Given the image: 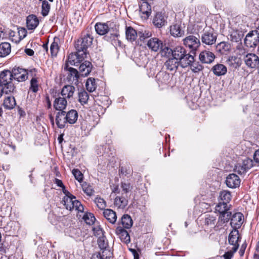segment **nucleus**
I'll list each match as a JSON object with an SVG mask.
<instances>
[{
	"instance_id": "obj_1",
	"label": "nucleus",
	"mask_w": 259,
	"mask_h": 259,
	"mask_svg": "<svg viewBox=\"0 0 259 259\" xmlns=\"http://www.w3.org/2000/svg\"><path fill=\"white\" fill-rule=\"evenodd\" d=\"M97 242L99 247L102 251L101 252H98L97 254L93 255L91 259H110L111 252L107 248L108 243L105 236L100 237L98 239Z\"/></svg>"
},
{
	"instance_id": "obj_2",
	"label": "nucleus",
	"mask_w": 259,
	"mask_h": 259,
	"mask_svg": "<svg viewBox=\"0 0 259 259\" xmlns=\"http://www.w3.org/2000/svg\"><path fill=\"white\" fill-rule=\"evenodd\" d=\"M12 74L10 70H4L0 73V84L6 88L7 92L13 93L15 87L12 82Z\"/></svg>"
},
{
	"instance_id": "obj_3",
	"label": "nucleus",
	"mask_w": 259,
	"mask_h": 259,
	"mask_svg": "<svg viewBox=\"0 0 259 259\" xmlns=\"http://www.w3.org/2000/svg\"><path fill=\"white\" fill-rule=\"evenodd\" d=\"M93 39V38L90 34H86L76 42V50L84 52L87 55V49L92 45Z\"/></svg>"
},
{
	"instance_id": "obj_4",
	"label": "nucleus",
	"mask_w": 259,
	"mask_h": 259,
	"mask_svg": "<svg viewBox=\"0 0 259 259\" xmlns=\"http://www.w3.org/2000/svg\"><path fill=\"white\" fill-rule=\"evenodd\" d=\"M217 38V34L211 29L204 30L201 35V40L202 44L208 46H211L214 44Z\"/></svg>"
},
{
	"instance_id": "obj_5",
	"label": "nucleus",
	"mask_w": 259,
	"mask_h": 259,
	"mask_svg": "<svg viewBox=\"0 0 259 259\" xmlns=\"http://www.w3.org/2000/svg\"><path fill=\"white\" fill-rule=\"evenodd\" d=\"M183 45L191 50V52L195 54L200 45V41L195 36L190 35L183 39Z\"/></svg>"
},
{
	"instance_id": "obj_6",
	"label": "nucleus",
	"mask_w": 259,
	"mask_h": 259,
	"mask_svg": "<svg viewBox=\"0 0 259 259\" xmlns=\"http://www.w3.org/2000/svg\"><path fill=\"white\" fill-rule=\"evenodd\" d=\"M87 57V55L84 52L76 50V53H72L68 55V62L72 65L78 66Z\"/></svg>"
},
{
	"instance_id": "obj_7",
	"label": "nucleus",
	"mask_w": 259,
	"mask_h": 259,
	"mask_svg": "<svg viewBox=\"0 0 259 259\" xmlns=\"http://www.w3.org/2000/svg\"><path fill=\"white\" fill-rule=\"evenodd\" d=\"M259 42L258 30L250 31L244 39V44L248 48H254Z\"/></svg>"
},
{
	"instance_id": "obj_8",
	"label": "nucleus",
	"mask_w": 259,
	"mask_h": 259,
	"mask_svg": "<svg viewBox=\"0 0 259 259\" xmlns=\"http://www.w3.org/2000/svg\"><path fill=\"white\" fill-rule=\"evenodd\" d=\"M11 73L13 78L19 82L25 81L28 77L27 71L20 67L14 68Z\"/></svg>"
},
{
	"instance_id": "obj_9",
	"label": "nucleus",
	"mask_w": 259,
	"mask_h": 259,
	"mask_svg": "<svg viewBox=\"0 0 259 259\" xmlns=\"http://www.w3.org/2000/svg\"><path fill=\"white\" fill-rule=\"evenodd\" d=\"M244 215L241 212L234 213L231 217L230 224L234 229L238 230L244 222Z\"/></svg>"
},
{
	"instance_id": "obj_10",
	"label": "nucleus",
	"mask_w": 259,
	"mask_h": 259,
	"mask_svg": "<svg viewBox=\"0 0 259 259\" xmlns=\"http://www.w3.org/2000/svg\"><path fill=\"white\" fill-rule=\"evenodd\" d=\"M146 46L149 50L157 52L162 48V41L157 37L150 38L147 41Z\"/></svg>"
},
{
	"instance_id": "obj_11",
	"label": "nucleus",
	"mask_w": 259,
	"mask_h": 259,
	"mask_svg": "<svg viewBox=\"0 0 259 259\" xmlns=\"http://www.w3.org/2000/svg\"><path fill=\"white\" fill-rule=\"evenodd\" d=\"M244 62L246 65L251 68H258L259 58L254 54H248L244 57Z\"/></svg>"
},
{
	"instance_id": "obj_12",
	"label": "nucleus",
	"mask_w": 259,
	"mask_h": 259,
	"mask_svg": "<svg viewBox=\"0 0 259 259\" xmlns=\"http://www.w3.org/2000/svg\"><path fill=\"white\" fill-rule=\"evenodd\" d=\"M240 179L239 177L235 174L229 175L226 180L227 186L230 188H236L239 187L240 184Z\"/></svg>"
},
{
	"instance_id": "obj_13",
	"label": "nucleus",
	"mask_w": 259,
	"mask_h": 259,
	"mask_svg": "<svg viewBox=\"0 0 259 259\" xmlns=\"http://www.w3.org/2000/svg\"><path fill=\"white\" fill-rule=\"evenodd\" d=\"M165 49H166L169 54H171L172 57L178 60L183 57V55L185 54L187 52L184 48L179 46L175 47L173 49L168 48V47H165Z\"/></svg>"
},
{
	"instance_id": "obj_14",
	"label": "nucleus",
	"mask_w": 259,
	"mask_h": 259,
	"mask_svg": "<svg viewBox=\"0 0 259 259\" xmlns=\"http://www.w3.org/2000/svg\"><path fill=\"white\" fill-rule=\"evenodd\" d=\"M214 54L208 51L201 52L199 56V60L202 63L210 64L214 61Z\"/></svg>"
},
{
	"instance_id": "obj_15",
	"label": "nucleus",
	"mask_w": 259,
	"mask_h": 259,
	"mask_svg": "<svg viewBox=\"0 0 259 259\" xmlns=\"http://www.w3.org/2000/svg\"><path fill=\"white\" fill-rule=\"evenodd\" d=\"M140 12L142 13L141 17L148 19L151 13V7L147 1H142L139 4Z\"/></svg>"
},
{
	"instance_id": "obj_16",
	"label": "nucleus",
	"mask_w": 259,
	"mask_h": 259,
	"mask_svg": "<svg viewBox=\"0 0 259 259\" xmlns=\"http://www.w3.org/2000/svg\"><path fill=\"white\" fill-rule=\"evenodd\" d=\"M183 56L179 60L180 65L182 68H186L194 63L195 59L193 55L186 52Z\"/></svg>"
},
{
	"instance_id": "obj_17",
	"label": "nucleus",
	"mask_w": 259,
	"mask_h": 259,
	"mask_svg": "<svg viewBox=\"0 0 259 259\" xmlns=\"http://www.w3.org/2000/svg\"><path fill=\"white\" fill-rule=\"evenodd\" d=\"M79 70L81 76H87L91 72L93 65L90 61H82L79 65Z\"/></svg>"
},
{
	"instance_id": "obj_18",
	"label": "nucleus",
	"mask_w": 259,
	"mask_h": 259,
	"mask_svg": "<svg viewBox=\"0 0 259 259\" xmlns=\"http://www.w3.org/2000/svg\"><path fill=\"white\" fill-rule=\"evenodd\" d=\"M66 112L64 111H58L56 116V123L60 128H63L67 123L66 119Z\"/></svg>"
},
{
	"instance_id": "obj_19",
	"label": "nucleus",
	"mask_w": 259,
	"mask_h": 259,
	"mask_svg": "<svg viewBox=\"0 0 259 259\" xmlns=\"http://www.w3.org/2000/svg\"><path fill=\"white\" fill-rule=\"evenodd\" d=\"M75 88L73 85H66L64 86L61 92V95L63 98H65L66 100L69 99L73 97Z\"/></svg>"
},
{
	"instance_id": "obj_20",
	"label": "nucleus",
	"mask_w": 259,
	"mask_h": 259,
	"mask_svg": "<svg viewBox=\"0 0 259 259\" xmlns=\"http://www.w3.org/2000/svg\"><path fill=\"white\" fill-rule=\"evenodd\" d=\"M67 104V100L65 98L58 97L55 99L53 103L54 108L59 111H64Z\"/></svg>"
},
{
	"instance_id": "obj_21",
	"label": "nucleus",
	"mask_w": 259,
	"mask_h": 259,
	"mask_svg": "<svg viewBox=\"0 0 259 259\" xmlns=\"http://www.w3.org/2000/svg\"><path fill=\"white\" fill-rule=\"evenodd\" d=\"M64 69L68 71L67 77L69 80L75 82L78 81L80 73L76 69L69 67L67 64H66Z\"/></svg>"
},
{
	"instance_id": "obj_22",
	"label": "nucleus",
	"mask_w": 259,
	"mask_h": 259,
	"mask_svg": "<svg viewBox=\"0 0 259 259\" xmlns=\"http://www.w3.org/2000/svg\"><path fill=\"white\" fill-rule=\"evenodd\" d=\"M179 65V60L173 57L168 58L164 63L166 69L170 71H176Z\"/></svg>"
},
{
	"instance_id": "obj_23",
	"label": "nucleus",
	"mask_w": 259,
	"mask_h": 259,
	"mask_svg": "<svg viewBox=\"0 0 259 259\" xmlns=\"http://www.w3.org/2000/svg\"><path fill=\"white\" fill-rule=\"evenodd\" d=\"M39 24L37 17L33 14L29 15L26 18L27 27L29 30H33L36 28Z\"/></svg>"
},
{
	"instance_id": "obj_24",
	"label": "nucleus",
	"mask_w": 259,
	"mask_h": 259,
	"mask_svg": "<svg viewBox=\"0 0 259 259\" xmlns=\"http://www.w3.org/2000/svg\"><path fill=\"white\" fill-rule=\"evenodd\" d=\"M240 238L239 231L238 230L234 229L231 232L229 235V242L230 244L235 247L237 245V249L239 247L238 241Z\"/></svg>"
},
{
	"instance_id": "obj_25",
	"label": "nucleus",
	"mask_w": 259,
	"mask_h": 259,
	"mask_svg": "<svg viewBox=\"0 0 259 259\" xmlns=\"http://www.w3.org/2000/svg\"><path fill=\"white\" fill-rule=\"evenodd\" d=\"M153 23L156 27L161 28L165 25L167 22L163 14L157 13L153 20Z\"/></svg>"
},
{
	"instance_id": "obj_26",
	"label": "nucleus",
	"mask_w": 259,
	"mask_h": 259,
	"mask_svg": "<svg viewBox=\"0 0 259 259\" xmlns=\"http://www.w3.org/2000/svg\"><path fill=\"white\" fill-rule=\"evenodd\" d=\"M96 32L99 35H104L109 31V25L107 23L98 22L95 25Z\"/></svg>"
},
{
	"instance_id": "obj_27",
	"label": "nucleus",
	"mask_w": 259,
	"mask_h": 259,
	"mask_svg": "<svg viewBox=\"0 0 259 259\" xmlns=\"http://www.w3.org/2000/svg\"><path fill=\"white\" fill-rule=\"evenodd\" d=\"M116 233L119 236L120 239L125 243L130 241V236L127 232L122 227L119 226L116 229Z\"/></svg>"
},
{
	"instance_id": "obj_28",
	"label": "nucleus",
	"mask_w": 259,
	"mask_h": 259,
	"mask_svg": "<svg viewBox=\"0 0 259 259\" xmlns=\"http://www.w3.org/2000/svg\"><path fill=\"white\" fill-rule=\"evenodd\" d=\"M170 34L174 37H181L184 34L179 24H174L170 27Z\"/></svg>"
},
{
	"instance_id": "obj_29",
	"label": "nucleus",
	"mask_w": 259,
	"mask_h": 259,
	"mask_svg": "<svg viewBox=\"0 0 259 259\" xmlns=\"http://www.w3.org/2000/svg\"><path fill=\"white\" fill-rule=\"evenodd\" d=\"M138 33L137 32L136 30L131 26H126L125 30V35L126 39L131 41L133 42L136 40V38L138 37Z\"/></svg>"
},
{
	"instance_id": "obj_30",
	"label": "nucleus",
	"mask_w": 259,
	"mask_h": 259,
	"mask_svg": "<svg viewBox=\"0 0 259 259\" xmlns=\"http://www.w3.org/2000/svg\"><path fill=\"white\" fill-rule=\"evenodd\" d=\"M211 70L215 75L218 76L225 75L227 71V67L222 64L215 65L212 68Z\"/></svg>"
},
{
	"instance_id": "obj_31",
	"label": "nucleus",
	"mask_w": 259,
	"mask_h": 259,
	"mask_svg": "<svg viewBox=\"0 0 259 259\" xmlns=\"http://www.w3.org/2000/svg\"><path fill=\"white\" fill-rule=\"evenodd\" d=\"M104 217L111 224H114L117 220L116 214L111 209H106L103 212Z\"/></svg>"
},
{
	"instance_id": "obj_32",
	"label": "nucleus",
	"mask_w": 259,
	"mask_h": 259,
	"mask_svg": "<svg viewBox=\"0 0 259 259\" xmlns=\"http://www.w3.org/2000/svg\"><path fill=\"white\" fill-rule=\"evenodd\" d=\"M66 117L67 123L74 124L77 120L78 113L75 110L72 109L66 113Z\"/></svg>"
},
{
	"instance_id": "obj_33",
	"label": "nucleus",
	"mask_w": 259,
	"mask_h": 259,
	"mask_svg": "<svg viewBox=\"0 0 259 259\" xmlns=\"http://www.w3.org/2000/svg\"><path fill=\"white\" fill-rule=\"evenodd\" d=\"M11 45L9 42H2L0 44V57H4L11 52Z\"/></svg>"
},
{
	"instance_id": "obj_34",
	"label": "nucleus",
	"mask_w": 259,
	"mask_h": 259,
	"mask_svg": "<svg viewBox=\"0 0 259 259\" xmlns=\"http://www.w3.org/2000/svg\"><path fill=\"white\" fill-rule=\"evenodd\" d=\"M151 36L152 33L149 31H139L138 34V36H139L138 45L142 46V44L140 42H147L146 39L151 37Z\"/></svg>"
},
{
	"instance_id": "obj_35",
	"label": "nucleus",
	"mask_w": 259,
	"mask_h": 259,
	"mask_svg": "<svg viewBox=\"0 0 259 259\" xmlns=\"http://www.w3.org/2000/svg\"><path fill=\"white\" fill-rule=\"evenodd\" d=\"M231 45L226 41H222L217 46V49L222 54H225L230 50Z\"/></svg>"
},
{
	"instance_id": "obj_36",
	"label": "nucleus",
	"mask_w": 259,
	"mask_h": 259,
	"mask_svg": "<svg viewBox=\"0 0 259 259\" xmlns=\"http://www.w3.org/2000/svg\"><path fill=\"white\" fill-rule=\"evenodd\" d=\"M127 204L128 200L123 196L121 197H116L115 198L114 205L119 208H124Z\"/></svg>"
},
{
	"instance_id": "obj_37",
	"label": "nucleus",
	"mask_w": 259,
	"mask_h": 259,
	"mask_svg": "<svg viewBox=\"0 0 259 259\" xmlns=\"http://www.w3.org/2000/svg\"><path fill=\"white\" fill-rule=\"evenodd\" d=\"M4 106L7 109H12L16 105V101L14 97L9 96L5 98L3 103Z\"/></svg>"
},
{
	"instance_id": "obj_38",
	"label": "nucleus",
	"mask_w": 259,
	"mask_h": 259,
	"mask_svg": "<svg viewBox=\"0 0 259 259\" xmlns=\"http://www.w3.org/2000/svg\"><path fill=\"white\" fill-rule=\"evenodd\" d=\"M121 223L124 229H130L133 225V220L128 214H124L121 219Z\"/></svg>"
},
{
	"instance_id": "obj_39",
	"label": "nucleus",
	"mask_w": 259,
	"mask_h": 259,
	"mask_svg": "<svg viewBox=\"0 0 259 259\" xmlns=\"http://www.w3.org/2000/svg\"><path fill=\"white\" fill-rule=\"evenodd\" d=\"M59 38H55L53 42L50 46V52L52 57H56L59 52V47L58 45Z\"/></svg>"
},
{
	"instance_id": "obj_40",
	"label": "nucleus",
	"mask_w": 259,
	"mask_h": 259,
	"mask_svg": "<svg viewBox=\"0 0 259 259\" xmlns=\"http://www.w3.org/2000/svg\"><path fill=\"white\" fill-rule=\"evenodd\" d=\"M76 198L74 196L71 197H64L63 199V202L64 205L67 209L71 210L73 209V203L74 200H75Z\"/></svg>"
},
{
	"instance_id": "obj_41",
	"label": "nucleus",
	"mask_w": 259,
	"mask_h": 259,
	"mask_svg": "<svg viewBox=\"0 0 259 259\" xmlns=\"http://www.w3.org/2000/svg\"><path fill=\"white\" fill-rule=\"evenodd\" d=\"M231 212L230 211L220 213L218 223L219 225H222L225 223L228 222L231 219Z\"/></svg>"
},
{
	"instance_id": "obj_42",
	"label": "nucleus",
	"mask_w": 259,
	"mask_h": 259,
	"mask_svg": "<svg viewBox=\"0 0 259 259\" xmlns=\"http://www.w3.org/2000/svg\"><path fill=\"white\" fill-rule=\"evenodd\" d=\"M78 101L82 105L87 104L89 99L88 93L84 90H82L78 93Z\"/></svg>"
},
{
	"instance_id": "obj_43",
	"label": "nucleus",
	"mask_w": 259,
	"mask_h": 259,
	"mask_svg": "<svg viewBox=\"0 0 259 259\" xmlns=\"http://www.w3.org/2000/svg\"><path fill=\"white\" fill-rule=\"evenodd\" d=\"M85 87L89 92H94L97 88L95 79L91 77L89 78L87 80Z\"/></svg>"
},
{
	"instance_id": "obj_44",
	"label": "nucleus",
	"mask_w": 259,
	"mask_h": 259,
	"mask_svg": "<svg viewBox=\"0 0 259 259\" xmlns=\"http://www.w3.org/2000/svg\"><path fill=\"white\" fill-rule=\"evenodd\" d=\"M220 197L221 199L220 202L228 204L231 199V193L227 191H221L220 193Z\"/></svg>"
},
{
	"instance_id": "obj_45",
	"label": "nucleus",
	"mask_w": 259,
	"mask_h": 259,
	"mask_svg": "<svg viewBox=\"0 0 259 259\" xmlns=\"http://www.w3.org/2000/svg\"><path fill=\"white\" fill-rule=\"evenodd\" d=\"M244 36L242 31L233 32L230 35V39L233 42H238L240 41Z\"/></svg>"
},
{
	"instance_id": "obj_46",
	"label": "nucleus",
	"mask_w": 259,
	"mask_h": 259,
	"mask_svg": "<svg viewBox=\"0 0 259 259\" xmlns=\"http://www.w3.org/2000/svg\"><path fill=\"white\" fill-rule=\"evenodd\" d=\"M83 191L88 196H91L93 195L94 190L93 187L89 184L87 182H83L81 185Z\"/></svg>"
},
{
	"instance_id": "obj_47",
	"label": "nucleus",
	"mask_w": 259,
	"mask_h": 259,
	"mask_svg": "<svg viewBox=\"0 0 259 259\" xmlns=\"http://www.w3.org/2000/svg\"><path fill=\"white\" fill-rule=\"evenodd\" d=\"M229 209L228 204L222 202H219L215 207V210L220 213L228 212Z\"/></svg>"
},
{
	"instance_id": "obj_48",
	"label": "nucleus",
	"mask_w": 259,
	"mask_h": 259,
	"mask_svg": "<svg viewBox=\"0 0 259 259\" xmlns=\"http://www.w3.org/2000/svg\"><path fill=\"white\" fill-rule=\"evenodd\" d=\"M50 4L47 1H43L41 5V14L44 17L47 16L50 10Z\"/></svg>"
},
{
	"instance_id": "obj_49",
	"label": "nucleus",
	"mask_w": 259,
	"mask_h": 259,
	"mask_svg": "<svg viewBox=\"0 0 259 259\" xmlns=\"http://www.w3.org/2000/svg\"><path fill=\"white\" fill-rule=\"evenodd\" d=\"M83 219L86 224L91 225H93L96 220L94 214L92 213H86L83 217Z\"/></svg>"
},
{
	"instance_id": "obj_50",
	"label": "nucleus",
	"mask_w": 259,
	"mask_h": 259,
	"mask_svg": "<svg viewBox=\"0 0 259 259\" xmlns=\"http://www.w3.org/2000/svg\"><path fill=\"white\" fill-rule=\"evenodd\" d=\"M216 222V217L212 215L207 214L206 215L204 223L205 225L214 226Z\"/></svg>"
},
{
	"instance_id": "obj_51",
	"label": "nucleus",
	"mask_w": 259,
	"mask_h": 259,
	"mask_svg": "<svg viewBox=\"0 0 259 259\" xmlns=\"http://www.w3.org/2000/svg\"><path fill=\"white\" fill-rule=\"evenodd\" d=\"M94 201L99 208L102 210L105 209L106 202L104 199L97 197L95 198Z\"/></svg>"
},
{
	"instance_id": "obj_52",
	"label": "nucleus",
	"mask_w": 259,
	"mask_h": 259,
	"mask_svg": "<svg viewBox=\"0 0 259 259\" xmlns=\"http://www.w3.org/2000/svg\"><path fill=\"white\" fill-rule=\"evenodd\" d=\"M92 231L94 235L97 237L98 238H99L100 237H103L105 236L104 231L100 226H97L93 227Z\"/></svg>"
},
{
	"instance_id": "obj_53",
	"label": "nucleus",
	"mask_w": 259,
	"mask_h": 259,
	"mask_svg": "<svg viewBox=\"0 0 259 259\" xmlns=\"http://www.w3.org/2000/svg\"><path fill=\"white\" fill-rule=\"evenodd\" d=\"M189 66L191 67V69L194 73H198L200 71H202L203 69V66L198 62H194L192 63V65H190Z\"/></svg>"
},
{
	"instance_id": "obj_54",
	"label": "nucleus",
	"mask_w": 259,
	"mask_h": 259,
	"mask_svg": "<svg viewBox=\"0 0 259 259\" xmlns=\"http://www.w3.org/2000/svg\"><path fill=\"white\" fill-rule=\"evenodd\" d=\"M157 79L161 82V83H166L169 77V75L164 72L159 73L156 75Z\"/></svg>"
},
{
	"instance_id": "obj_55",
	"label": "nucleus",
	"mask_w": 259,
	"mask_h": 259,
	"mask_svg": "<svg viewBox=\"0 0 259 259\" xmlns=\"http://www.w3.org/2000/svg\"><path fill=\"white\" fill-rule=\"evenodd\" d=\"M242 164L243 167L247 171L253 166V161L251 159L246 158L243 161Z\"/></svg>"
},
{
	"instance_id": "obj_56",
	"label": "nucleus",
	"mask_w": 259,
	"mask_h": 259,
	"mask_svg": "<svg viewBox=\"0 0 259 259\" xmlns=\"http://www.w3.org/2000/svg\"><path fill=\"white\" fill-rule=\"evenodd\" d=\"M237 60L238 58L237 57L234 56H230L227 57L226 61V63L230 66L234 67L235 64L237 63Z\"/></svg>"
},
{
	"instance_id": "obj_57",
	"label": "nucleus",
	"mask_w": 259,
	"mask_h": 259,
	"mask_svg": "<svg viewBox=\"0 0 259 259\" xmlns=\"http://www.w3.org/2000/svg\"><path fill=\"white\" fill-rule=\"evenodd\" d=\"M237 250V245L235 247H233L232 249L230 251L226 252L224 255L223 256L225 259H231L233 257L234 253Z\"/></svg>"
},
{
	"instance_id": "obj_58",
	"label": "nucleus",
	"mask_w": 259,
	"mask_h": 259,
	"mask_svg": "<svg viewBox=\"0 0 259 259\" xmlns=\"http://www.w3.org/2000/svg\"><path fill=\"white\" fill-rule=\"evenodd\" d=\"M72 174L74 176L76 180L79 182H81L83 180V175L80 170L77 169H73L72 170Z\"/></svg>"
},
{
	"instance_id": "obj_59",
	"label": "nucleus",
	"mask_w": 259,
	"mask_h": 259,
	"mask_svg": "<svg viewBox=\"0 0 259 259\" xmlns=\"http://www.w3.org/2000/svg\"><path fill=\"white\" fill-rule=\"evenodd\" d=\"M74 209L78 212H82L83 211L84 207L80 201L75 199L74 200L73 209Z\"/></svg>"
},
{
	"instance_id": "obj_60",
	"label": "nucleus",
	"mask_w": 259,
	"mask_h": 259,
	"mask_svg": "<svg viewBox=\"0 0 259 259\" xmlns=\"http://www.w3.org/2000/svg\"><path fill=\"white\" fill-rule=\"evenodd\" d=\"M30 89L34 93H36L38 91L37 80L36 78H32L30 81Z\"/></svg>"
},
{
	"instance_id": "obj_61",
	"label": "nucleus",
	"mask_w": 259,
	"mask_h": 259,
	"mask_svg": "<svg viewBox=\"0 0 259 259\" xmlns=\"http://www.w3.org/2000/svg\"><path fill=\"white\" fill-rule=\"evenodd\" d=\"M122 188V194H126L131 189V186L130 183H122L121 185Z\"/></svg>"
},
{
	"instance_id": "obj_62",
	"label": "nucleus",
	"mask_w": 259,
	"mask_h": 259,
	"mask_svg": "<svg viewBox=\"0 0 259 259\" xmlns=\"http://www.w3.org/2000/svg\"><path fill=\"white\" fill-rule=\"evenodd\" d=\"M235 169L236 171L240 175L244 174L247 171V170L243 167V164L242 165L236 166Z\"/></svg>"
},
{
	"instance_id": "obj_63",
	"label": "nucleus",
	"mask_w": 259,
	"mask_h": 259,
	"mask_svg": "<svg viewBox=\"0 0 259 259\" xmlns=\"http://www.w3.org/2000/svg\"><path fill=\"white\" fill-rule=\"evenodd\" d=\"M18 32L21 38H24L26 35V31L24 28H21Z\"/></svg>"
},
{
	"instance_id": "obj_64",
	"label": "nucleus",
	"mask_w": 259,
	"mask_h": 259,
	"mask_svg": "<svg viewBox=\"0 0 259 259\" xmlns=\"http://www.w3.org/2000/svg\"><path fill=\"white\" fill-rule=\"evenodd\" d=\"M253 157L254 160L259 163V149L255 151Z\"/></svg>"
}]
</instances>
